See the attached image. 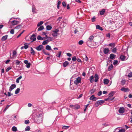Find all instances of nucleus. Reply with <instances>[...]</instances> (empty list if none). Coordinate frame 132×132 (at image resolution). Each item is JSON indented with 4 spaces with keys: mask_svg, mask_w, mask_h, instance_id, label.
<instances>
[{
    "mask_svg": "<svg viewBox=\"0 0 132 132\" xmlns=\"http://www.w3.org/2000/svg\"><path fill=\"white\" fill-rule=\"evenodd\" d=\"M103 52L105 54H107L109 51V50L108 48H104L103 50Z\"/></svg>",
    "mask_w": 132,
    "mask_h": 132,
    "instance_id": "nucleus-11",
    "label": "nucleus"
},
{
    "mask_svg": "<svg viewBox=\"0 0 132 132\" xmlns=\"http://www.w3.org/2000/svg\"><path fill=\"white\" fill-rule=\"evenodd\" d=\"M59 30L58 29H55L54 30L52 31V35L53 37H56L58 35V32H59Z\"/></svg>",
    "mask_w": 132,
    "mask_h": 132,
    "instance_id": "nucleus-2",
    "label": "nucleus"
},
{
    "mask_svg": "<svg viewBox=\"0 0 132 132\" xmlns=\"http://www.w3.org/2000/svg\"><path fill=\"white\" fill-rule=\"evenodd\" d=\"M12 68L11 67H9L7 68L6 69V72H8L9 71V70L10 69H11Z\"/></svg>",
    "mask_w": 132,
    "mask_h": 132,
    "instance_id": "nucleus-54",
    "label": "nucleus"
},
{
    "mask_svg": "<svg viewBox=\"0 0 132 132\" xmlns=\"http://www.w3.org/2000/svg\"><path fill=\"white\" fill-rule=\"evenodd\" d=\"M94 98H95V97L94 95H92L90 98V99L91 100H94Z\"/></svg>",
    "mask_w": 132,
    "mask_h": 132,
    "instance_id": "nucleus-47",
    "label": "nucleus"
},
{
    "mask_svg": "<svg viewBox=\"0 0 132 132\" xmlns=\"http://www.w3.org/2000/svg\"><path fill=\"white\" fill-rule=\"evenodd\" d=\"M114 94V93L113 92H111L109 94V97H112L113 96Z\"/></svg>",
    "mask_w": 132,
    "mask_h": 132,
    "instance_id": "nucleus-34",
    "label": "nucleus"
},
{
    "mask_svg": "<svg viewBox=\"0 0 132 132\" xmlns=\"http://www.w3.org/2000/svg\"><path fill=\"white\" fill-rule=\"evenodd\" d=\"M43 23V21H41L40 22H38L37 24V26L38 27L40 25H41Z\"/></svg>",
    "mask_w": 132,
    "mask_h": 132,
    "instance_id": "nucleus-39",
    "label": "nucleus"
},
{
    "mask_svg": "<svg viewBox=\"0 0 132 132\" xmlns=\"http://www.w3.org/2000/svg\"><path fill=\"white\" fill-rule=\"evenodd\" d=\"M114 98H112V99H111L110 98V97H109L107 99H105V101H107V100H110V101H112V100Z\"/></svg>",
    "mask_w": 132,
    "mask_h": 132,
    "instance_id": "nucleus-55",
    "label": "nucleus"
},
{
    "mask_svg": "<svg viewBox=\"0 0 132 132\" xmlns=\"http://www.w3.org/2000/svg\"><path fill=\"white\" fill-rule=\"evenodd\" d=\"M61 53L62 52L61 51H59L58 53L56 55V56L57 57H60V56L61 55Z\"/></svg>",
    "mask_w": 132,
    "mask_h": 132,
    "instance_id": "nucleus-36",
    "label": "nucleus"
},
{
    "mask_svg": "<svg viewBox=\"0 0 132 132\" xmlns=\"http://www.w3.org/2000/svg\"><path fill=\"white\" fill-rule=\"evenodd\" d=\"M47 39H48L46 40L48 42L52 41L53 39L52 38L50 37H47Z\"/></svg>",
    "mask_w": 132,
    "mask_h": 132,
    "instance_id": "nucleus-27",
    "label": "nucleus"
},
{
    "mask_svg": "<svg viewBox=\"0 0 132 132\" xmlns=\"http://www.w3.org/2000/svg\"><path fill=\"white\" fill-rule=\"evenodd\" d=\"M37 39L38 40H43V38L40 36H38L37 37Z\"/></svg>",
    "mask_w": 132,
    "mask_h": 132,
    "instance_id": "nucleus-43",
    "label": "nucleus"
},
{
    "mask_svg": "<svg viewBox=\"0 0 132 132\" xmlns=\"http://www.w3.org/2000/svg\"><path fill=\"white\" fill-rule=\"evenodd\" d=\"M16 87V85L15 84H12L10 87L9 90L10 92L12 90L15 88Z\"/></svg>",
    "mask_w": 132,
    "mask_h": 132,
    "instance_id": "nucleus-8",
    "label": "nucleus"
},
{
    "mask_svg": "<svg viewBox=\"0 0 132 132\" xmlns=\"http://www.w3.org/2000/svg\"><path fill=\"white\" fill-rule=\"evenodd\" d=\"M105 12V10L104 9H102L101 10V11L100 12V14L101 15H103L104 14V13Z\"/></svg>",
    "mask_w": 132,
    "mask_h": 132,
    "instance_id": "nucleus-23",
    "label": "nucleus"
},
{
    "mask_svg": "<svg viewBox=\"0 0 132 132\" xmlns=\"http://www.w3.org/2000/svg\"><path fill=\"white\" fill-rule=\"evenodd\" d=\"M69 64V62L67 61H66L63 63V66L64 67H65L68 65Z\"/></svg>",
    "mask_w": 132,
    "mask_h": 132,
    "instance_id": "nucleus-19",
    "label": "nucleus"
},
{
    "mask_svg": "<svg viewBox=\"0 0 132 132\" xmlns=\"http://www.w3.org/2000/svg\"><path fill=\"white\" fill-rule=\"evenodd\" d=\"M95 90L93 89H92L90 90V92L91 94L93 93L94 92Z\"/></svg>",
    "mask_w": 132,
    "mask_h": 132,
    "instance_id": "nucleus-64",
    "label": "nucleus"
},
{
    "mask_svg": "<svg viewBox=\"0 0 132 132\" xmlns=\"http://www.w3.org/2000/svg\"><path fill=\"white\" fill-rule=\"evenodd\" d=\"M84 42L82 40H80L79 42V45H81Z\"/></svg>",
    "mask_w": 132,
    "mask_h": 132,
    "instance_id": "nucleus-45",
    "label": "nucleus"
},
{
    "mask_svg": "<svg viewBox=\"0 0 132 132\" xmlns=\"http://www.w3.org/2000/svg\"><path fill=\"white\" fill-rule=\"evenodd\" d=\"M32 11L33 13H37L36 12V9L33 6L32 8Z\"/></svg>",
    "mask_w": 132,
    "mask_h": 132,
    "instance_id": "nucleus-29",
    "label": "nucleus"
},
{
    "mask_svg": "<svg viewBox=\"0 0 132 132\" xmlns=\"http://www.w3.org/2000/svg\"><path fill=\"white\" fill-rule=\"evenodd\" d=\"M12 130L13 131L15 132L17 130V129L16 127L13 126L12 128Z\"/></svg>",
    "mask_w": 132,
    "mask_h": 132,
    "instance_id": "nucleus-25",
    "label": "nucleus"
},
{
    "mask_svg": "<svg viewBox=\"0 0 132 132\" xmlns=\"http://www.w3.org/2000/svg\"><path fill=\"white\" fill-rule=\"evenodd\" d=\"M96 29H99L101 30H102L103 29L102 27H101L99 25H97L96 26Z\"/></svg>",
    "mask_w": 132,
    "mask_h": 132,
    "instance_id": "nucleus-22",
    "label": "nucleus"
},
{
    "mask_svg": "<svg viewBox=\"0 0 132 132\" xmlns=\"http://www.w3.org/2000/svg\"><path fill=\"white\" fill-rule=\"evenodd\" d=\"M30 39L32 41H34L36 40V36L34 34H33L30 37Z\"/></svg>",
    "mask_w": 132,
    "mask_h": 132,
    "instance_id": "nucleus-9",
    "label": "nucleus"
},
{
    "mask_svg": "<svg viewBox=\"0 0 132 132\" xmlns=\"http://www.w3.org/2000/svg\"><path fill=\"white\" fill-rule=\"evenodd\" d=\"M102 94V92L101 91H100L98 93L97 95L98 96H100Z\"/></svg>",
    "mask_w": 132,
    "mask_h": 132,
    "instance_id": "nucleus-59",
    "label": "nucleus"
},
{
    "mask_svg": "<svg viewBox=\"0 0 132 132\" xmlns=\"http://www.w3.org/2000/svg\"><path fill=\"white\" fill-rule=\"evenodd\" d=\"M70 107L75 109H78L80 108V106L78 105H70Z\"/></svg>",
    "mask_w": 132,
    "mask_h": 132,
    "instance_id": "nucleus-6",
    "label": "nucleus"
},
{
    "mask_svg": "<svg viewBox=\"0 0 132 132\" xmlns=\"http://www.w3.org/2000/svg\"><path fill=\"white\" fill-rule=\"evenodd\" d=\"M118 63V61L117 60H114L113 64L114 65H115L117 64Z\"/></svg>",
    "mask_w": 132,
    "mask_h": 132,
    "instance_id": "nucleus-52",
    "label": "nucleus"
},
{
    "mask_svg": "<svg viewBox=\"0 0 132 132\" xmlns=\"http://www.w3.org/2000/svg\"><path fill=\"white\" fill-rule=\"evenodd\" d=\"M27 65H26V67L27 68H29L31 64L30 63H28L27 64H26Z\"/></svg>",
    "mask_w": 132,
    "mask_h": 132,
    "instance_id": "nucleus-48",
    "label": "nucleus"
},
{
    "mask_svg": "<svg viewBox=\"0 0 132 132\" xmlns=\"http://www.w3.org/2000/svg\"><path fill=\"white\" fill-rule=\"evenodd\" d=\"M69 127L67 126H64L62 127L63 129H68L69 128Z\"/></svg>",
    "mask_w": 132,
    "mask_h": 132,
    "instance_id": "nucleus-53",
    "label": "nucleus"
},
{
    "mask_svg": "<svg viewBox=\"0 0 132 132\" xmlns=\"http://www.w3.org/2000/svg\"><path fill=\"white\" fill-rule=\"evenodd\" d=\"M125 130L123 129H120L119 131L118 132H125Z\"/></svg>",
    "mask_w": 132,
    "mask_h": 132,
    "instance_id": "nucleus-57",
    "label": "nucleus"
},
{
    "mask_svg": "<svg viewBox=\"0 0 132 132\" xmlns=\"http://www.w3.org/2000/svg\"><path fill=\"white\" fill-rule=\"evenodd\" d=\"M8 36L7 35H6L4 36H3L1 40L2 41H5L6 39L8 37Z\"/></svg>",
    "mask_w": 132,
    "mask_h": 132,
    "instance_id": "nucleus-18",
    "label": "nucleus"
},
{
    "mask_svg": "<svg viewBox=\"0 0 132 132\" xmlns=\"http://www.w3.org/2000/svg\"><path fill=\"white\" fill-rule=\"evenodd\" d=\"M96 102L97 103L99 104V105H100L103 103L104 102V101L103 100H100L97 101Z\"/></svg>",
    "mask_w": 132,
    "mask_h": 132,
    "instance_id": "nucleus-20",
    "label": "nucleus"
},
{
    "mask_svg": "<svg viewBox=\"0 0 132 132\" xmlns=\"http://www.w3.org/2000/svg\"><path fill=\"white\" fill-rule=\"evenodd\" d=\"M67 55L69 57H70L71 56V54L69 53H67Z\"/></svg>",
    "mask_w": 132,
    "mask_h": 132,
    "instance_id": "nucleus-62",
    "label": "nucleus"
},
{
    "mask_svg": "<svg viewBox=\"0 0 132 132\" xmlns=\"http://www.w3.org/2000/svg\"><path fill=\"white\" fill-rule=\"evenodd\" d=\"M10 33L11 34H13L14 33V30L13 29H12L10 31Z\"/></svg>",
    "mask_w": 132,
    "mask_h": 132,
    "instance_id": "nucleus-50",
    "label": "nucleus"
},
{
    "mask_svg": "<svg viewBox=\"0 0 132 132\" xmlns=\"http://www.w3.org/2000/svg\"><path fill=\"white\" fill-rule=\"evenodd\" d=\"M115 56L116 55L113 54H111L110 55V57L112 59H113Z\"/></svg>",
    "mask_w": 132,
    "mask_h": 132,
    "instance_id": "nucleus-24",
    "label": "nucleus"
},
{
    "mask_svg": "<svg viewBox=\"0 0 132 132\" xmlns=\"http://www.w3.org/2000/svg\"><path fill=\"white\" fill-rule=\"evenodd\" d=\"M109 82V80L107 79H104L103 80V82L104 84H107Z\"/></svg>",
    "mask_w": 132,
    "mask_h": 132,
    "instance_id": "nucleus-16",
    "label": "nucleus"
},
{
    "mask_svg": "<svg viewBox=\"0 0 132 132\" xmlns=\"http://www.w3.org/2000/svg\"><path fill=\"white\" fill-rule=\"evenodd\" d=\"M12 18H11L9 22L11 24L12 26H14L17 24H18L20 23V22L15 20H12L11 21Z\"/></svg>",
    "mask_w": 132,
    "mask_h": 132,
    "instance_id": "nucleus-3",
    "label": "nucleus"
},
{
    "mask_svg": "<svg viewBox=\"0 0 132 132\" xmlns=\"http://www.w3.org/2000/svg\"><path fill=\"white\" fill-rule=\"evenodd\" d=\"M109 46L114 47L115 46V44L114 43H110L109 44Z\"/></svg>",
    "mask_w": 132,
    "mask_h": 132,
    "instance_id": "nucleus-46",
    "label": "nucleus"
},
{
    "mask_svg": "<svg viewBox=\"0 0 132 132\" xmlns=\"http://www.w3.org/2000/svg\"><path fill=\"white\" fill-rule=\"evenodd\" d=\"M48 42L47 40L43 41L42 43L43 45H45L47 44L48 43Z\"/></svg>",
    "mask_w": 132,
    "mask_h": 132,
    "instance_id": "nucleus-44",
    "label": "nucleus"
},
{
    "mask_svg": "<svg viewBox=\"0 0 132 132\" xmlns=\"http://www.w3.org/2000/svg\"><path fill=\"white\" fill-rule=\"evenodd\" d=\"M76 60V58L75 56H74L72 58V60L73 61H75Z\"/></svg>",
    "mask_w": 132,
    "mask_h": 132,
    "instance_id": "nucleus-49",
    "label": "nucleus"
},
{
    "mask_svg": "<svg viewBox=\"0 0 132 132\" xmlns=\"http://www.w3.org/2000/svg\"><path fill=\"white\" fill-rule=\"evenodd\" d=\"M92 21L93 22H94L95 21V17H93L92 19Z\"/></svg>",
    "mask_w": 132,
    "mask_h": 132,
    "instance_id": "nucleus-61",
    "label": "nucleus"
},
{
    "mask_svg": "<svg viewBox=\"0 0 132 132\" xmlns=\"http://www.w3.org/2000/svg\"><path fill=\"white\" fill-rule=\"evenodd\" d=\"M29 123V120H26L24 121V123L26 124H28Z\"/></svg>",
    "mask_w": 132,
    "mask_h": 132,
    "instance_id": "nucleus-51",
    "label": "nucleus"
},
{
    "mask_svg": "<svg viewBox=\"0 0 132 132\" xmlns=\"http://www.w3.org/2000/svg\"><path fill=\"white\" fill-rule=\"evenodd\" d=\"M24 63H25L26 64H27L28 63V60H25L24 61Z\"/></svg>",
    "mask_w": 132,
    "mask_h": 132,
    "instance_id": "nucleus-60",
    "label": "nucleus"
},
{
    "mask_svg": "<svg viewBox=\"0 0 132 132\" xmlns=\"http://www.w3.org/2000/svg\"><path fill=\"white\" fill-rule=\"evenodd\" d=\"M62 4L63 6L64 7H65L66 6V4L65 3V2H63L62 3Z\"/></svg>",
    "mask_w": 132,
    "mask_h": 132,
    "instance_id": "nucleus-58",
    "label": "nucleus"
},
{
    "mask_svg": "<svg viewBox=\"0 0 132 132\" xmlns=\"http://www.w3.org/2000/svg\"><path fill=\"white\" fill-rule=\"evenodd\" d=\"M17 52L16 51H14L13 52L12 58H15L16 56Z\"/></svg>",
    "mask_w": 132,
    "mask_h": 132,
    "instance_id": "nucleus-13",
    "label": "nucleus"
},
{
    "mask_svg": "<svg viewBox=\"0 0 132 132\" xmlns=\"http://www.w3.org/2000/svg\"><path fill=\"white\" fill-rule=\"evenodd\" d=\"M126 81L125 80H123L121 81V82L122 84L123 85L125 84Z\"/></svg>",
    "mask_w": 132,
    "mask_h": 132,
    "instance_id": "nucleus-56",
    "label": "nucleus"
},
{
    "mask_svg": "<svg viewBox=\"0 0 132 132\" xmlns=\"http://www.w3.org/2000/svg\"><path fill=\"white\" fill-rule=\"evenodd\" d=\"M94 77L95 78V82H97L98 81L99 79L98 76L97 74H96L95 75Z\"/></svg>",
    "mask_w": 132,
    "mask_h": 132,
    "instance_id": "nucleus-12",
    "label": "nucleus"
},
{
    "mask_svg": "<svg viewBox=\"0 0 132 132\" xmlns=\"http://www.w3.org/2000/svg\"><path fill=\"white\" fill-rule=\"evenodd\" d=\"M31 53L33 55H34L35 53V51H34L32 48L31 47Z\"/></svg>",
    "mask_w": 132,
    "mask_h": 132,
    "instance_id": "nucleus-26",
    "label": "nucleus"
},
{
    "mask_svg": "<svg viewBox=\"0 0 132 132\" xmlns=\"http://www.w3.org/2000/svg\"><path fill=\"white\" fill-rule=\"evenodd\" d=\"M81 82V78L79 77H78L74 81V83L76 85H77L79 83H80Z\"/></svg>",
    "mask_w": 132,
    "mask_h": 132,
    "instance_id": "nucleus-4",
    "label": "nucleus"
},
{
    "mask_svg": "<svg viewBox=\"0 0 132 132\" xmlns=\"http://www.w3.org/2000/svg\"><path fill=\"white\" fill-rule=\"evenodd\" d=\"M24 48L25 49H27L28 48V45L27 43H25L24 44Z\"/></svg>",
    "mask_w": 132,
    "mask_h": 132,
    "instance_id": "nucleus-35",
    "label": "nucleus"
},
{
    "mask_svg": "<svg viewBox=\"0 0 132 132\" xmlns=\"http://www.w3.org/2000/svg\"><path fill=\"white\" fill-rule=\"evenodd\" d=\"M43 116L42 114H39L37 116V123H40L42 122Z\"/></svg>",
    "mask_w": 132,
    "mask_h": 132,
    "instance_id": "nucleus-1",
    "label": "nucleus"
},
{
    "mask_svg": "<svg viewBox=\"0 0 132 132\" xmlns=\"http://www.w3.org/2000/svg\"><path fill=\"white\" fill-rule=\"evenodd\" d=\"M44 27L43 26H41L38 29V31H41L43 30L44 29Z\"/></svg>",
    "mask_w": 132,
    "mask_h": 132,
    "instance_id": "nucleus-28",
    "label": "nucleus"
},
{
    "mask_svg": "<svg viewBox=\"0 0 132 132\" xmlns=\"http://www.w3.org/2000/svg\"><path fill=\"white\" fill-rule=\"evenodd\" d=\"M113 68V65L112 64H111V65L109 66L108 67V70L110 71Z\"/></svg>",
    "mask_w": 132,
    "mask_h": 132,
    "instance_id": "nucleus-31",
    "label": "nucleus"
},
{
    "mask_svg": "<svg viewBox=\"0 0 132 132\" xmlns=\"http://www.w3.org/2000/svg\"><path fill=\"white\" fill-rule=\"evenodd\" d=\"M20 89L19 88H17L15 92V94H18V93L20 91Z\"/></svg>",
    "mask_w": 132,
    "mask_h": 132,
    "instance_id": "nucleus-32",
    "label": "nucleus"
},
{
    "mask_svg": "<svg viewBox=\"0 0 132 132\" xmlns=\"http://www.w3.org/2000/svg\"><path fill=\"white\" fill-rule=\"evenodd\" d=\"M120 59L122 61H124L126 59L125 56L123 55H121L120 57Z\"/></svg>",
    "mask_w": 132,
    "mask_h": 132,
    "instance_id": "nucleus-17",
    "label": "nucleus"
},
{
    "mask_svg": "<svg viewBox=\"0 0 132 132\" xmlns=\"http://www.w3.org/2000/svg\"><path fill=\"white\" fill-rule=\"evenodd\" d=\"M44 48V46L43 45H40L36 47L35 48L38 51H40L42 50H43Z\"/></svg>",
    "mask_w": 132,
    "mask_h": 132,
    "instance_id": "nucleus-5",
    "label": "nucleus"
},
{
    "mask_svg": "<svg viewBox=\"0 0 132 132\" xmlns=\"http://www.w3.org/2000/svg\"><path fill=\"white\" fill-rule=\"evenodd\" d=\"M94 36L93 35H92L89 37V38L88 41L89 42H91L94 38Z\"/></svg>",
    "mask_w": 132,
    "mask_h": 132,
    "instance_id": "nucleus-14",
    "label": "nucleus"
},
{
    "mask_svg": "<svg viewBox=\"0 0 132 132\" xmlns=\"http://www.w3.org/2000/svg\"><path fill=\"white\" fill-rule=\"evenodd\" d=\"M28 106L29 107H31L32 106V104L30 103H29L28 104Z\"/></svg>",
    "mask_w": 132,
    "mask_h": 132,
    "instance_id": "nucleus-63",
    "label": "nucleus"
},
{
    "mask_svg": "<svg viewBox=\"0 0 132 132\" xmlns=\"http://www.w3.org/2000/svg\"><path fill=\"white\" fill-rule=\"evenodd\" d=\"M30 129V127L29 126H27L25 128V130L26 131H29Z\"/></svg>",
    "mask_w": 132,
    "mask_h": 132,
    "instance_id": "nucleus-33",
    "label": "nucleus"
},
{
    "mask_svg": "<svg viewBox=\"0 0 132 132\" xmlns=\"http://www.w3.org/2000/svg\"><path fill=\"white\" fill-rule=\"evenodd\" d=\"M21 27V25H19L15 27L14 28V29H19Z\"/></svg>",
    "mask_w": 132,
    "mask_h": 132,
    "instance_id": "nucleus-40",
    "label": "nucleus"
},
{
    "mask_svg": "<svg viewBox=\"0 0 132 132\" xmlns=\"http://www.w3.org/2000/svg\"><path fill=\"white\" fill-rule=\"evenodd\" d=\"M15 63L16 65H19L20 63L21 62L19 61L18 60H17L15 61Z\"/></svg>",
    "mask_w": 132,
    "mask_h": 132,
    "instance_id": "nucleus-38",
    "label": "nucleus"
},
{
    "mask_svg": "<svg viewBox=\"0 0 132 132\" xmlns=\"http://www.w3.org/2000/svg\"><path fill=\"white\" fill-rule=\"evenodd\" d=\"M128 77H132V72L128 73Z\"/></svg>",
    "mask_w": 132,
    "mask_h": 132,
    "instance_id": "nucleus-41",
    "label": "nucleus"
},
{
    "mask_svg": "<svg viewBox=\"0 0 132 132\" xmlns=\"http://www.w3.org/2000/svg\"><path fill=\"white\" fill-rule=\"evenodd\" d=\"M121 90L122 91H123L125 92H128L130 90L129 88H125L124 87L121 88Z\"/></svg>",
    "mask_w": 132,
    "mask_h": 132,
    "instance_id": "nucleus-10",
    "label": "nucleus"
},
{
    "mask_svg": "<svg viewBox=\"0 0 132 132\" xmlns=\"http://www.w3.org/2000/svg\"><path fill=\"white\" fill-rule=\"evenodd\" d=\"M43 52L45 54L48 55H50V54L46 52V51L44 49L43 50Z\"/></svg>",
    "mask_w": 132,
    "mask_h": 132,
    "instance_id": "nucleus-37",
    "label": "nucleus"
},
{
    "mask_svg": "<svg viewBox=\"0 0 132 132\" xmlns=\"http://www.w3.org/2000/svg\"><path fill=\"white\" fill-rule=\"evenodd\" d=\"M52 28V27L48 25L46 26V29L47 30H51Z\"/></svg>",
    "mask_w": 132,
    "mask_h": 132,
    "instance_id": "nucleus-30",
    "label": "nucleus"
},
{
    "mask_svg": "<svg viewBox=\"0 0 132 132\" xmlns=\"http://www.w3.org/2000/svg\"><path fill=\"white\" fill-rule=\"evenodd\" d=\"M125 111V109L123 107H121L118 110V112L120 113H123Z\"/></svg>",
    "mask_w": 132,
    "mask_h": 132,
    "instance_id": "nucleus-7",
    "label": "nucleus"
},
{
    "mask_svg": "<svg viewBox=\"0 0 132 132\" xmlns=\"http://www.w3.org/2000/svg\"><path fill=\"white\" fill-rule=\"evenodd\" d=\"M117 49L115 47L112 50V52L114 53H115L116 52Z\"/></svg>",
    "mask_w": 132,
    "mask_h": 132,
    "instance_id": "nucleus-42",
    "label": "nucleus"
},
{
    "mask_svg": "<svg viewBox=\"0 0 132 132\" xmlns=\"http://www.w3.org/2000/svg\"><path fill=\"white\" fill-rule=\"evenodd\" d=\"M94 77L93 76H92L90 77L89 79L90 82L92 83L94 82Z\"/></svg>",
    "mask_w": 132,
    "mask_h": 132,
    "instance_id": "nucleus-15",
    "label": "nucleus"
},
{
    "mask_svg": "<svg viewBox=\"0 0 132 132\" xmlns=\"http://www.w3.org/2000/svg\"><path fill=\"white\" fill-rule=\"evenodd\" d=\"M46 49L48 50H52L51 46L48 45H47L46 46Z\"/></svg>",
    "mask_w": 132,
    "mask_h": 132,
    "instance_id": "nucleus-21",
    "label": "nucleus"
}]
</instances>
